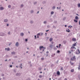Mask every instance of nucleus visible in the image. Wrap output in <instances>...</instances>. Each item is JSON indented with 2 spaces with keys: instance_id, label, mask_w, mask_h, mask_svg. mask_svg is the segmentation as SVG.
Instances as JSON below:
<instances>
[{
  "instance_id": "nucleus-63",
  "label": "nucleus",
  "mask_w": 80,
  "mask_h": 80,
  "mask_svg": "<svg viewBox=\"0 0 80 80\" xmlns=\"http://www.w3.org/2000/svg\"><path fill=\"white\" fill-rule=\"evenodd\" d=\"M39 11H38V12H37V13H39Z\"/></svg>"
},
{
  "instance_id": "nucleus-50",
  "label": "nucleus",
  "mask_w": 80,
  "mask_h": 80,
  "mask_svg": "<svg viewBox=\"0 0 80 80\" xmlns=\"http://www.w3.org/2000/svg\"><path fill=\"white\" fill-rule=\"evenodd\" d=\"M36 3H37L36 2H35L34 3V4H36Z\"/></svg>"
},
{
  "instance_id": "nucleus-16",
  "label": "nucleus",
  "mask_w": 80,
  "mask_h": 80,
  "mask_svg": "<svg viewBox=\"0 0 80 80\" xmlns=\"http://www.w3.org/2000/svg\"><path fill=\"white\" fill-rule=\"evenodd\" d=\"M77 46V43H75L74 44L72 45V46Z\"/></svg>"
},
{
  "instance_id": "nucleus-40",
  "label": "nucleus",
  "mask_w": 80,
  "mask_h": 80,
  "mask_svg": "<svg viewBox=\"0 0 80 80\" xmlns=\"http://www.w3.org/2000/svg\"><path fill=\"white\" fill-rule=\"evenodd\" d=\"M41 60H44V58H41Z\"/></svg>"
},
{
  "instance_id": "nucleus-53",
  "label": "nucleus",
  "mask_w": 80,
  "mask_h": 80,
  "mask_svg": "<svg viewBox=\"0 0 80 80\" xmlns=\"http://www.w3.org/2000/svg\"><path fill=\"white\" fill-rule=\"evenodd\" d=\"M49 53V52L47 51V53Z\"/></svg>"
},
{
  "instance_id": "nucleus-14",
  "label": "nucleus",
  "mask_w": 80,
  "mask_h": 80,
  "mask_svg": "<svg viewBox=\"0 0 80 80\" xmlns=\"http://www.w3.org/2000/svg\"><path fill=\"white\" fill-rule=\"evenodd\" d=\"M8 57H9V56L8 55H6L5 56V58H8Z\"/></svg>"
},
{
  "instance_id": "nucleus-43",
  "label": "nucleus",
  "mask_w": 80,
  "mask_h": 80,
  "mask_svg": "<svg viewBox=\"0 0 80 80\" xmlns=\"http://www.w3.org/2000/svg\"><path fill=\"white\" fill-rule=\"evenodd\" d=\"M64 80H67V78H65Z\"/></svg>"
},
{
  "instance_id": "nucleus-25",
  "label": "nucleus",
  "mask_w": 80,
  "mask_h": 80,
  "mask_svg": "<svg viewBox=\"0 0 80 80\" xmlns=\"http://www.w3.org/2000/svg\"><path fill=\"white\" fill-rule=\"evenodd\" d=\"M50 48H52V45H50Z\"/></svg>"
},
{
  "instance_id": "nucleus-30",
  "label": "nucleus",
  "mask_w": 80,
  "mask_h": 80,
  "mask_svg": "<svg viewBox=\"0 0 80 80\" xmlns=\"http://www.w3.org/2000/svg\"><path fill=\"white\" fill-rule=\"evenodd\" d=\"M33 10H32V11H31V13H33Z\"/></svg>"
},
{
  "instance_id": "nucleus-18",
  "label": "nucleus",
  "mask_w": 80,
  "mask_h": 80,
  "mask_svg": "<svg viewBox=\"0 0 80 80\" xmlns=\"http://www.w3.org/2000/svg\"><path fill=\"white\" fill-rule=\"evenodd\" d=\"M8 8H11V5H8Z\"/></svg>"
},
{
  "instance_id": "nucleus-54",
  "label": "nucleus",
  "mask_w": 80,
  "mask_h": 80,
  "mask_svg": "<svg viewBox=\"0 0 80 80\" xmlns=\"http://www.w3.org/2000/svg\"><path fill=\"white\" fill-rule=\"evenodd\" d=\"M11 44L9 43V44H8L9 46H10Z\"/></svg>"
},
{
  "instance_id": "nucleus-31",
  "label": "nucleus",
  "mask_w": 80,
  "mask_h": 80,
  "mask_svg": "<svg viewBox=\"0 0 80 80\" xmlns=\"http://www.w3.org/2000/svg\"><path fill=\"white\" fill-rule=\"evenodd\" d=\"M60 52V51L58 50V51H57V53H59Z\"/></svg>"
},
{
  "instance_id": "nucleus-42",
  "label": "nucleus",
  "mask_w": 80,
  "mask_h": 80,
  "mask_svg": "<svg viewBox=\"0 0 80 80\" xmlns=\"http://www.w3.org/2000/svg\"><path fill=\"white\" fill-rule=\"evenodd\" d=\"M66 18H64L63 19V20H64Z\"/></svg>"
},
{
  "instance_id": "nucleus-20",
  "label": "nucleus",
  "mask_w": 80,
  "mask_h": 80,
  "mask_svg": "<svg viewBox=\"0 0 80 80\" xmlns=\"http://www.w3.org/2000/svg\"><path fill=\"white\" fill-rule=\"evenodd\" d=\"M52 38H51L50 39V42H51L52 41Z\"/></svg>"
},
{
  "instance_id": "nucleus-61",
  "label": "nucleus",
  "mask_w": 80,
  "mask_h": 80,
  "mask_svg": "<svg viewBox=\"0 0 80 80\" xmlns=\"http://www.w3.org/2000/svg\"><path fill=\"white\" fill-rule=\"evenodd\" d=\"M56 47H57V48H58V46H57Z\"/></svg>"
},
{
  "instance_id": "nucleus-32",
  "label": "nucleus",
  "mask_w": 80,
  "mask_h": 80,
  "mask_svg": "<svg viewBox=\"0 0 80 80\" xmlns=\"http://www.w3.org/2000/svg\"><path fill=\"white\" fill-rule=\"evenodd\" d=\"M3 79L4 80H6V79H5V77H3Z\"/></svg>"
},
{
  "instance_id": "nucleus-22",
  "label": "nucleus",
  "mask_w": 80,
  "mask_h": 80,
  "mask_svg": "<svg viewBox=\"0 0 80 80\" xmlns=\"http://www.w3.org/2000/svg\"><path fill=\"white\" fill-rule=\"evenodd\" d=\"M13 72H15V73H16V72H17V71H16V70H15V69H13Z\"/></svg>"
},
{
  "instance_id": "nucleus-36",
  "label": "nucleus",
  "mask_w": 80,
  "mask_h": 80,
  "mask_svg": "<svg viewBox=\"0 0 80 80\" xmlns=\"http://www.w3.org/2000/svg\"><path fill=\"white\" fill-rule=\"evenodd\" d=\"M55 8V7L54 6L52 8V9H54Z\"/></svg>"
},
{
  "instance_id": "nucleus-52",
  "label": "nucleus",
  "mask_w": 80,
  "mask_h": 80,
  "mask_svg": "<svg viewBox=\"0 0 80 80\" xmlns=\"http://www.w3.org/2000/svg\"><path fill=\"white\" fill-rule=\"evenodd\" d=\"M14 58H17V57L16 56H15V57H14Z\"/></svg>"
},
{
  "instance_id": "nucleus-12",
  "label": "nucleus",
  "mask_w": 80,
  "mask_h": 80,
  "mask_svg": "<svg viewBox=\"0 0 80 80\" xmlns=\"http://www.w3.org/2000/svg\"><path fill=\"white\" fill-rule=\"evenodd\" d=\"M72 40L73 41H76V39L75 38H72Z\"/></svg>"
},
{
  "instance_id": "nucleus-24",
  "label": "nucleus",
  "mask_w": 80,
  "mask_h": 80,
  "mask_svg": "<svg viewBox=\"0 0 80 80\" xmlns=\"http://www.w3.org/2000/svg\"><path fill=\"white\" fill-rule=\"evenodd\" d=\"M74 22H75L76 23L78 22V21L77 20H74Z\"/></svg>"
},
{
  "instance_id": "nucleus-7",
  "label": "nucleus",
  "mask_w": 80,
  "mask_h": 80,
  "mask_svg": "<svg viewBox=\"0 0 80 80\" xmlns=\"http://www.w3.org/2000/svg\"><path fill=\"white\" fill-rule=\"evenodd\" d=\"M8 21V19H5L4 20V22H7Z\"/></svg>"
},
{
  "instance_id": "nucleus-29",
  "label": "nucleus",
  "mask_w": 80,
  "mask_h": 80,
  "mask_svg": "<svg viewBox=\"0 0 80 80\" xmlns=\"http://www.w3.org/2000/svg\"><path fill=\"white\" fill-rule=\"evenodd\" d=\"M19 73H17V74H16V75H17V76H18V75H19Z\"/></svg>"
},
{
  "instance_id": "nucleus-49",
  "label": "nucleus",
  "mask_w": 80,
  "mask_h": 80,
  "mask_svg": "<svg viewBox=\"0 0 80 80\" xmlns=\"http://www.w3.org/2000/svg\"><path fill=\"white\" fill-rule=\"evenodd\" d=\"M6 61H7V59L5 60V62H6Z\"/></svg>"
},
{
  "instance_id": "nucleus-58",
  "label": "nucleus",
  "mask_w": 80,
  "mask_h": 80,
  "mask_svg": "<svg viewBox=\"0 0 80 80\" xmlns=\"http://www.w3.org/2000/svg\"><path fill=\"white\" fill-rule=\"evenodd\" d=\"M59 46H61V44H59Z\"/></svg>"
},
{
  "instance_id": "nucleus-34",
  "label": "nucleus",
  "mask_w": 80,
  "mask_h": 80,
  "mask_svg": "<svg viewBox=\"0 0 80 80\" xmlns=\"http://www.w3.org/2000/svg\"><path fill=\"white\" fill-rule=\"evenodd\" d=\"M78 7H80V4H78Z\"/></svg>"
},
{
  "instance_id": "nucleus-64",
  "label": "nucleus",
  "mask_w": 80,
  "mask_h": 80,
  "mask_svg": "<svg viewBox=\"0 0 80 80\" xmlns=\"http://www.w3.org/2000/svg\"><path fill=\"white\" fill-rule=\"evenodd\" d=\"M65 26L66 27H67V25H65Z\"/></svg>"
},
{
  "instance_id": "nucleus-11",
  "label": "nucleus",
  "mask_w": 80,
  "mask_h": 80,
  "mask_svg": "<svg viewBox=\"0 0 80 80\" xmlns=\"http://www.w3.org/2000/svg\"><path fill=\"white\" fill-rule=\"evenodd\" d=\"M7 51H9V50H10V48H5V50H7Z\"/></svg>"
},
{
  "instance_id": "nucleus-13",
  "label": "nucleus",
  "mask_w": 80,
  "mask_h": 80,
  "mask_svg": "<svg viewBox=\"0 0 80 80\" xmlns=\"http://www.w3.org/2000/svg\"><path fill=\"white\" fill-rule=\"evenodd\" d=\"M66 31H67V32H70V30L68 29H67L66 30Z\"/></svg>"
},
{
  "instance_id": "nucleus-23",
  "label": "nucleus",
  "mask_w": 80,
  "mask_h": 80,
  "mask_svg": "<svg viewBox=\"0 0 80 80\" xmlns=\"http://www.w3.org/2000/svg\"><path fill=\"white\" fill-rule=\"evenodd\" d=\"M63 43L64 44H65L66 43V41H64L63 42Z\"/></svg>"
},
{
  "instance_id": "nucleus-60",
  "label": "nucleus",
  "mask_w": 80,
  "mask_h": 80,
  "mask_svg": "<svg viewBox=\"0 0 80 80\" xmlns=\"http://www.w3.org/2000/svg\"><path fill=\"white\" fill-rule=\"evenodd\" d=\"M78 68V70H80V68H79H79Z\"/></svg>"
},
{
  "instance_id": "nucleus-62",
  "label": "nucleus",
  "mask_w": 80,
  "mask_h": 80,
  "mask_svg": "<svg viewBox=\"0 0 80 80\" xmlns=\"http://www.w3.org/2000/svg\"><path fill=\"white\" fill-rule=\"evenodd\" d=\"M40 73H42V72H40Z\"/></svg>"
},
{
  "instance_id": "nucleus-51",
  "label": "nucleus",
  "mask_w": 80,
  "mask_h": 80,
  "mask_svg": "<svg viewBox=\"0 0 80 80\" xmlns=\"http://www.w3.org/2000/svg\"><path fill=\"white\" fill-rule=\"evenodd\" d=\"M21 7H23V5H21Z\"/></svg>"
},
{
  "instance_id": "nucleus-17",
  "label": "nucleus",
  "mask_w": 80,
  "mask_h": 80,
  "mask_svg": "<svg viewBox=\"0 0 80 80\" xmlns=\"http://www.w3.org/2000/svg\"><path fill=\"white\" fill-rule=\"evenodd\" d=\"M78 16H76V17H75V19H76V20H78Z\"/></svg>"
},
{
  "instance_id": "nucleus-33",
  "label": "nucleus",
  "mask_w": 80,
  "mask_h": 80,
  "mask_svg": "<svg viewBox=\"0 0 80 80\" xmlns=\"http://www.w3.org/2000/svg\"><path fill=\"white\" fill-rule=\"evenodd\" d=\"M53 14V12H51V14Z\"/></svg>"
},
{
  "instance_id": "nucleus-2",
  "label": "nucleus",
  "mask_w": 80,
  "mask_h": 80,
  "mask_svg": "<svg viewBox=\"0 0 80 80\" xmlns=\"http://www.w3.org/2000/svg\"><path fill=\"white\" fill-rule=\"evenodd\" d=\"M39 48H40V50H41L42 49H43V50H42V52H43L44 51V49H45V48L43 47L42 46H40V47Z\"/></svg>"
},
{
  "instance_id": "nucleus-44",
  "label": "nucleus",
  "mask_w": 80,
  "mask_h": 80,
  "mask_svg": "<svg viewBox=\"0 0 80 80\" xmlns=\"http://www.w3.org/2000/svg\"><path fill=\"white\" fill-rule=\"evenodd\" d=\"M7 26L8 27V26H9V24H8L7 25Z\"/></svg>"
},
{
  "instance_id": "nucleus-9",
  "label": "nucleus",
  "mask_w": 80,
  "mask_h": 80,
  "mask_svg": "<svg viewBox=\"0 0 80 80\" xmlns=\"http://www.w3.org/2000/svg\"><path fill=\"white\" fill-rule=\"evenodd\" d=\"M15 53H16L15 52H11V54L12 55H15Z\"/></svg>"
},
{
  "instance_id": "nucleus-48",
  "label": "nucleus",
  "mask_w": 80,
  "mask_h": 80,
  "mask_svg": "<svg viewBox=\"0 0 80 80\" xmlns=\"http://www.w3.org/2000/svg\"><path fill=\"white\" fill-rule=\"evenodd\" d=\"M39 69L40 70H41V68H39Z\"/></svg>"
},
{
  "instance_id": "nucleus-47",
  "label": "nucleus",
  "mask_w": 80,
  "mask_h": 80,
  "mask_svg": "<svg viewBox=\"0 0 80 80\" xmlns=\"http://www.w3.org/2000/svg\"><path fill=\"white\" fill-rule=\"evenodd\" d=\"M41 77H42V76L41 75H40L39 76V77L40 78H41Z\"/></svg>"
},
{
  "instance_id": "nucleus-38",
  "label": "nucleus",
  "mask_w": 80,
  "mask_h": 80,
  "mask_svg": "<svg viewBox=\"0 0 80 80\" xmlns=\"http://www.w3.org/2000/svg\"><path fill=\"white\" fill-rule=\"evenodd\" d=\"M10 67H11V68H12V65H10Z\"/></svg>"
},
{
  "instance_id": "nucleus-41",
  "label": "nucleus",
  "mask_w": 80,
  "mask_h": 80,
  "mask_svg": "<svg viewBox=\"0 0 80 80\" xmlns=\"http://www.w3.org/2000/svg\"><path fill=\"white\" fill-rule=\"evenodd\" d=\"M30 23H33V22L32 21H31V22H30Z\"/></svg>"
},
{
  "instance_id": "nucleus-55",
  "label": "nucleus",
  "mask_w": 80,
  "mask_h": 80,
  "mask_svg": "<svg viewBox=\"0 0 80 80\" xmlns=\"http://www.w3.org/2000/svg\"><path fill=\"white\" fill-rule=\"evenodd\" d=\"M41 35H43V33H41Z\"/></svg>"
},
{
  "instance_id": "nucleus-5",
  "label": "nucleus",
  "mask_w": 80,
  "mask_h": 80,
  "mask_svg": "<svg viewBox=\"0 0 80 80\" xmlns=\"http://www.w3.org/2000/svg\"><path fill=\"white\" fill-rule=\"evenodd\" d=\"M0 36H5V34L2 32L0 33Z\"/></svg>"
},
{
  "instance_id": "nucleus-57",
  "label": "nucleus",
  "mask_w": 80,
  "mask_h": 80,
  "mask_svg": "<svg viewBox=\"0 0 80 80\" xmlns=\"http://www.w3.org/2000/svg\"><path fill=\"white\" fill-rule=\"evenodd\" d=\"M37 38H39V36H37Z\"/></svg>"
},
{
  "instance_id": "nucleus-39",
  "label": "nucleus",
  "mask_w": 80,
  "mask_h": 80,
  "mask_svg": "<svg viewBox=\"0 0 80 80\" xmlns=\"http://www.w3.org/2000/svg\"><path fill=\"white\" fill-rule=\"evenodd\" d=\"M2 77H4V74H2Z\"/></svg>"
},
{
  "instance_id": "nucleus-37",
  "label": "nucleus",
  "mask_w": 80,
  "mask_h": 80,
  "mask_svg": "<svg viewBox=\"0 0 80 80\" xmlns=\"http://www.w3.org/2000/svg\"><path fill=\"white\" fill-rule=\"evenodd\" d=\"M61 70H63V68L62 67L61 68Z\"/></svg>"
},
{
  "instance_id": "nucleus-26",
  "label": "nucleus",
  "mask_w": 80,
  "mask_h": 80,
  "mask_svg": "<svg viewBox=\"0 0 80 80\" xmlns=\"http://www.w3.org/2000/svg\"><path fill=\"white\" fill-rule=\"evenodd\" d=\"M25 40L26 42H27V41H28V39H25Z\"/></svg>"
},
{
  "instance_id": "nucleus-10",
  "label": "nucleus",
  "mask_w": 80,
  "mask_h": 80,
  "mask_svg": "<svg viewBox=\"0 0 80 80\" xmlns=\"http://www.w3.org/2000/svg\"><path fill=\"white\" fill-rule=\"evenodd\" d=\"M57 74L58 75H60V72H59V71H58L57 72Z\"/></svg>"
},
{
  "instance_id": "nucleus-8",
  "label": "nucleus",
  "mask_w": 80,
  "mask_h": 80,
  "mask_svg": "<svg viewBox=\"0 0 80 80\" xmlns=\"http://www.w3.org/2000/svg\"><path fill=\"white\" fill-rule=\"evenodd\" d=\"M4 9V8L3 7H0V10H3Z\"/></svg>"
},
{
  "instance_id": "nucleus-6",
  "label": "nucleus",
  "mask_w": 80,
  "mask_h": 80,
  "mask_svg": "<svg viewBox=\"0 0 80 80\" xmlns=\"http://www.w3.org/2000/svg\"><path fill=\"white\" fill-rule=\"evenodd\" d=\"M15 45L16 47H18V45H19V44L18 43V42H17L16 43Z\"/></svg>"
},
{
  "instance_id": "nucleus-21",
  "label": "nucleus",
  "mask_w": 80,
  "mask_h": 80,
  "mask_svg": "<svg viewBox=\"0 0 80 80\" xmlns=\"http://www.w3.org/2000/svg\"><path fill=\"white\" fill-rule=\"evenodd\" d=\"M74 71V70L73 69H72L71 70V72H73Z\"/></svg>"
},
{
  "instance_id": "nucleus-35",
  "label": "nucleus",
  "mask_w": 80,
  "mask_h": 80,
  "mask_svg": "<svg viewBox=\"0 0 80 80\" xmlns=\"http://www.w3.org/2000/svg\"><path fill=\"white\" fill-rule=\"evenodd\" d=\"M46 23H47L46 21H44V24H46Z\"/></svg>"
},
{
  "instance_id": "nucleus-4",
  "label": "nucleus",
  "mask_w": 80,
  "mask_h": 80,
  "mask_svg": "<svg viewBox=\"0 0 80 80\" xmlns=\"http://www.w3.org/2000/svg\"><path fill=\"white\" fill-rule=\"evenodd\" d=\"M76 60V58L75 56H73V58H72L71 60Z\"/></svg>"
},
{
  "instance_id": "nucleus-56",
  "label": "nucleus",
  "mask_w": 80,
  "mask_h": 80,
  "mask_svg": "<svg viewBox=\"0 0 80 80\" xmlns=\"http://www.w3.org/2000/svg\"><path fill=\"white\" fill-rule=\"evenodd\" d=\"M79 25H80V20L79 21Z\"/></svg>"
},
{
  "instance_id": "nucleus-28",
  "label": "nucleus",
  "mask_w": 80,
  "mask_h": 80,
  "mask_svg": "<svg viewBox=\"0 0 80 80\" xmlns=\"http://www.w3.org/2000/svg\"><path fill=\"white\" fill-rule=\"evenodd\" d=\"M40 35V33H38V34H37V36H39Z\"/></svg>"
},
{
  "instance_id": "nucleus-19",
  "label": "nucleus",
  "mask_w": 80,
  "mask_h": 80,
  "mask_svg": "<svg viewBox=\"0 0 80 80\" xmlns=\"http://www.w3.org/2000/svg\"><path fill=\"white\" fill-rule=\"evenodd\" d=\"M70 63L72 65L73 64V63L71 62H70Z\"/></svg>"
},
{
  "instance_id": "nucleus-46",
  "label": "nucleus",
  "mask_w": 80,
  "mask_h": 80,
  "mask_svg": "<svg viewBox=\"0 0 80 80\" xmlns=\"http://www.w3.org/2000/svg\"><path fill=\"white\" fill-rule=\"evenodd\" d=\"M49 31V30H46V32H48Z\"/></svg>"
},
{
  "instance_id": "nucleus-15",
  "label": "nucleus",
  "mask_w": 80,
  "mask_h": 80,
  "mask_svg": "<svg viewBox=\"0 0 80 80\" xmlns=\"http://www.w3.org/2000/svg\"><path fill=\"white\" fill-rule=\"evenodd\" d=\"M24 35V34L23 33H21V36H23Z\"/></svg>"
},
{
  "instance_id": "nucleus-45",
  "label": "nucleus",
  "mask_w": 80,
  "mask_h": 80,
  "mask_svg": "<svg viewBox=\"0 0 80 80\" xmlns=\"http://www.w3.org/2000/svg\"><path fill=\"white\" fill-rule=\"evenodd\" d=\"M35 39H36V35L35 36Z\"/></svg>"
},
{
  "instance_id": "nucleus-3",
  "label": "nucleus",
  "mask_w": 80,
  "mask_h": 80,
  "mask_svg": "<svg viewBox=\"0 0 80 80\" xmlns=\"http://www.w3.org/2000/svg\"><path fill=\"white\" fill-rule=\"evenodd\" d=\"M76 53L77 54H79L80 53L79 49L77 50V51H76Z\"/></svg>"
},
{
  "instance_id": "nucleus-27",
  "label": "nucleus",
  "mask_w": 80,
  "mask_h": 80,
  "mask_svg": "<svg viewBox=\"0 0 80 80\" xmlns=\"http://www.w3.org/2000/svg\"><path fill=\"white\" fill-rule=\"evenodd\" d=\"M8 35H10V32H8Z\"/></svg>"
},
{
  "instance_id": "nucleus-59",
  "label": "nucleus",
  "mask_w": 80,
  "mask_h": 80,
  "mask_svg": "<svg viewBox=\"0 0 80 80\" xmlns=\"http://www.w3.org/2000/svg\"><path fill=\"white\" fill-rule=\"evenodd\" d=\"M0 80H2V78H0Z\"/></svg>"
},
{
  "instance_id": "nucleus-1",
  "label": "nucleus",
  "mask_w": 80,
  "mask_h": 80,
  "mask_svg": "<svg viewBox=\"0 0 80 80\" xmlns=\"http://www.w3.org/2000/svg\"><path fill=\"white\" fill-rule=\"evenodd\" d=\"M71 49L72 50V51H73L76 49V48L73 46L71 48Z\"/></svg>"
}]
</instances>
